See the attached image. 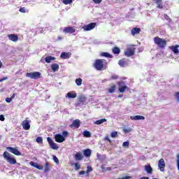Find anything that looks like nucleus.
<instances>
[{
  "label": "nucleus",
  "mask_w": 179,
  "mask_h": 179,
  "mask_svg": "<svg viewBox=\"0 0 179 179\" xmlns=\"http://www.w3.org/2000/svg\"><path fill=\"white\" fill-rule=\"evenodd\" d=\"M3 157L6 160L7 163H9L11 165L16 164V159L9 154L7 151H5L3 154Z\"/></svg>",
  "instance_id": "obj_1"
},
{
  "label": "nucleus",
  "mask_w": 179,
  "mask_h": 179,
  "mask_svg": "<svg viewBox=\"0 0 179 179\" xmlns=\"http://www.w3.org/2000/svg\"><path fill=\"white\" fill-rule=\"evenodd\" d=\"M154 43L155 44H157V47H159V48H164L167 44V42L164 38H159V36L154 38Z\"/></svg>",
  "instance_id": "obj_2"
},
{
  "label": "nucleus",
  "mask_w": 179,
  "mask_h": 179,
  "mask_svg": "<svg viewBox=\"0 0 179 179\" xmlns=\"http://www.w3.org/2000/svg\"><path fill=\"white\" fill-rule=\"evenodd\" d=\"M104 59H97L96 60L94 66L96 71H101V69H106L104 67Z\"/></svg>",
  "instance_id": "obj_3"
},
{
  "label": "nucleus",
  "mask_w": 179,
  "mask_h": 179,
  "mask_svg": "<svg viewBox=\"0 0 179 179\" xmlns=\"http://www.w3.org/2000/svg\"><path fill=\"white\" fill-rule=\"evenodd\" d=\"M26 76L27 78H30L31 79H40V76H41V73L38 71L27 73L26 74Z\"/></svg>",
  "instance_id": "obj_4"
},
{
  "label": "nucleus",
  "mask_w": 179,
  "mask_h": 179,
  "mask_svg": "<svg viewBox=\"0 0 179 179\" xmlns=\"http://www.w3.org/2000/svg\"><path fill=\"white\" fill-rule=\"evenodd\" d=\"M96 27V22H92L89 24L85 25L82 27L84 31H90V30H93Z\"/></svg>",
  "instance_id": "obj_5"
},
{
  "label": "nucleus",
  "mask_w": 179,
  "mask_h": 179,
  "mask_svg": "<svg viewBox=\"0 0 179 179\" xmlns=\"http://www.w3.org/2000/svg\"><path fill=\"white\" fill-rule=\"evenodd\" d=\"M7 150L13 155H15V156H22V152H20L17 148L7 147Z\"/></svg>",
  "instance_id": "obj_6"
},
{
  "label": "nucleus",
  "mask_w": 179,
  "mask_h": 179,
  "mask_svg": "<svg viewBox=\"0 0 179 179\" xmlns=\"http://www.w3.org/2000/svg\"><path fill=\"white\" fill-rule=\"evenodd\" d=\"M22 127L24 131H29V129H30V121L29 120V117L26 118V120L22 122Z\"/></svg>",
  "instance_id": "obj_7"
},
{
  "label": "nucleus",
  "mask_w": 179,
  "mask_h": 179,
  "mask_svg": "<svg viewBox=\"0 0 179 179\" xmlns=\"http://www.w3.org/2000/svg\"><path fill=\"white\" fill-rule=\"evenodd\" d=\"M47 141H48L51 149H53V150H57V149H58V145H57V143H54V141H52V139L51 138L48 137Z\"/></svg>",
  "instance_id": "obj_8"
},
{
  "label": "nucleus",
  "mask_w": 179,
  "mask_h": 179,
  "mask_svg": "<svg viewBox=\"0 0 179 179\" xmlns=\"http://www.w3.org/2000/svg\"><path fill=\"white\" fill-rule=\"evenodd\" d=\"M124 55L126 57H132V55H135V48H127L124 51Z\"/></svg>",
  "instance_id": "obj_9"
},
{
  "label": "nucleus",
  "mask_w": 179,
  "mask_h": 179,
  "mask_svg": "<svg viewBox=\"0 0 179 179\" xmlns=\"http://www.w3.org/2000/svg\"><path fill=\"white\" fill-rule=\"evenodd\" d=\"M158 167L160 171H164V168L166 167V162H164V159L163 158L159 160Z\"/></svg>",
  "instance_id": "obj_10"
},
{
  "label": "nucleus",
  "mask_w": 179,
  "mask_h": 179,
  "mask_svg": "<svg viewBox=\"0 0 179 179\" xmlns=\"http://www.w3.org/2000/svg\"><path fill=\"white\" fill-rule=\"evenodd\" d=\"M127 89H128V87L125 85V83L120 82L119 83V92L120 93H124Z\"/></svg>",
  "instance_id": "obj_11"
},
{
  "label": "nucleus",
  "mask_w": 179,
  "mask_h": 179,
  "mask_svg": "<svg viewBox=\"0 0 179 179\" xmlns=\"http://www.w3.org/2000/svg\"><path fill=\"white\" fill-rule=\"evenodd\" d=\"M55 139L56 141V142H57L58 143H62V142L65 141V137H64V136L58 134H56L55 136Z\"/></svg>",
  "instance_id": "obj_12"
},
{
  "label": "nucleus",
  "mask_w": 179,
  "mask_h": 179,
  "mask_svg": "<svg viewBox=\"0 0 179 179\" xmlns=\"http://www.w3.org/2000/svg\"><path fill=\"white\" fill-rule=\"evenodd\" d=\"M64 33H68L69 34H72L73 33H75V31H76V29H75L74 27H65L63 29Z\"/></svg>",
  "instance_id": "obj_13"
},
{
  "label": "nucleus",
  "mask_w": 179,
  "mask_h": 179,
  "mask_svg": "<svg viewBox=\"0 0 179 179\" xmlns=\"http://www.w3.org/2000/svg\"><path fill=\"white\" fill-rule=\"evenodd\" d=\"M7 36L8 38V40H10V41H13L14 43H16V41L19 40V37L15 34H8Z\"/></svg>",
  "instance_id": "obj_14"
},
{
  "label": "nucleus",
  "mask_w": 179,
  "mask_h": 179,
  "mask_svg": "<svg viewBox=\"0 0 179 179\" xmlns=\"http://www.w3.org/2000/svg\"><path fill=\"white\" fill-rule=\"evenodd\" d=\"M71 55H72L71 52H62L60 58H62L63 59H69Z\"/></svg>",
  "instance_id": "obj_15"
},
{
  "label": "nucleus",
  "mask_w": 179,
  "mask_h": 179,
  "mask_svg": "<svg viewBox=\"0 0 179 179\" xmlns=\"http://www.w3.org/2000/svg\"><path fill=\"white\" fill-rule=\"evenodd\" d=\"M130 120H131L132 121H139L141 120H145V116H141V115L131 116Z\"/></svg>",
  "instance_id": "obj_16"
},
{
  "label": "nucleus",
  "mask_w": 179,
  "mask_h": 179,
  "mask_svg": "<svg viewBox=\"0 0 179 179\" xmlns=\"http://www.w3.org/2000/svg\"><path fill=\"white\" fill-rule=\"evenodd\" d=\"M145 171L148 173V174H152L153 173V168L150 166V164L145 165L144 166Z\"/></svg>",
  "instance_id": "obj_17"
},
{
  "label": "nucleus",
  "mask_w": 179,
  "mask_h": 179,
  "mask_svg": "<svg viewBox=\"0 0 179 179\" xmlns=\"http://www.w3.org/2000/svg\"><path fill=\"white\" fill-rule=\"evenodd\" d=\"M169 48L171 50V51H173V54L179 53V50H178L179 45H178L170 46Z\"/></svg>",
  "instance_id": "obj_18"
},
{
  "label": "nucleus",
  "mask_w": 179,
  "mask_h": 179,
  "mask_svg": "<svg viewBox=\"0 0 179 179\" xmlns=\"http://www.w3.org/2000/svg\"><path fill=\"white\" fill-rule=\"evenodd\" d=\"M75 159L77 162H80V160H82L83 159V155H82V153L80 152H77L75 155H74Z\"/></svg>",
  "instance_id": "obj_19"
},
{
  "label": "nucleus",
  "mask_w": 179,
  "mask_h": 179,
  "mask_svg": "<svg viewBox=\"0 0 179 179\" xmlns=\"http://www.w3.org/2000/svg\"><path fill=\"white\" fill-rule=\"evenodd\" d=\"M118 64L120 65V66H121V68H125V66L128 65V62H127V61L124 59H120L118 62Z\"/></svg>",
  "instance_id": "obj_20"
},
{
  "label": "nucleus",
  "mask_w": 179,
  "mask_h": 179,
  "mask_svg": "<svg viewBox=\"0 0 179 179\" xmlns=\"http://www.w3.org/2000/svg\"><path fill=\"white\" fill-rule=\"evenodd\" d=\"M66 97H68V99H76V94L73 92H70L67 93Z\"/></svg>",
  "instance_id": "obj_21"
},
{
  "label": "nucleus",
  "mask_w": 179,
  "mask_h": 179,
  "mask_svg": "<svg viewBox=\"0 0 179 179\" xmlns=\"http://www.w3.org/2000/svg\"><path fill=\"white\" fill-rule=\"evenodd\" d=\"M72 126L75 127V128H79L80 127V120L76 119L73 122Z\"/></svg>",
  "instance_id": "obj_22"
},
{
  "label": "nucleus",
  "mask_w": 179,
  "mask_h": 179,
  "mask_svg": "<svg viewBox=\"0 0 179 179\" xmlns=\"http://www.w3.org/2000/svg\"><path fill=\"white\" fill-rule=\"evenodd\" d=\"M103 122H107L106 119H101L99 120H96L94 122L95 125H101V124H103Z\"/></svg>",
  "instance_id": "obj_23"
},
{
  "label": "nucleus",
  "mask_w": 179,
  "mask_h": 179,
  "mask_svg": "<svg viewBox=\"0 0 179 179\" xmlns=\"http://www.w3.org/2000/svg\"><path fill=\"white\" fill-rule=\"evenodd\" d=\"M83 153L85 157H90V155H92V150L90 149L84 150Z\"/></svg>",
  "instance_id": "obj_24"
},
{
  "label": "nucleus",
  "mask_w": 179,
  "mask_h": 179,
  "mask_svg": "<svg viewBox=\"0 0 179 179\" xmlns=\"http://www.w3.org/2000/svg\"><path fill=\"white\" fill-rule=\"evenodd\" d=\"M141 33V29L139 28H134L131 29V35L135 36V34H139Z\"/></svg>",
  "instance_id": "obj_25"
},
{
  "label": "nucleus",
  "mask_w": 179,
  "mask_h": 179,
  "mask_svg": "<svg viewBox=\"0 0 179 179\" xmlns=\"http://www.w3.org/2000/svg\"><path fill=\"white\" fill-rule=\"evenodd\" d=\"M51 69L52 70L53 72H57V71L59 69V66L57 64H52L51 65Z\"/></svg>",
  "instance_id": "obj_26"
},
{
  "label": "nucleus",
  "mask_w": 179,
  "mask_h": 179,
  "mask_svg": "<svg viewBox=\"0 0 179 179\" xmlns=\"http://www.w3.org/2000/svg\"><path fill=\"white\" fill-rule=\"evenodd\" d=\"M157 3V8L159 9H163V4L162 3V0H155Z\"/></svg>",
  "instance_id": "obj_27"
},
{
  "label": "nucleus",
  "mask_w": 179,
  "mask_h": 179,
  "mask_svg": "<svg viewBox=\"0 0 179 179\" xmlns=\"http://www.w3.org/2000/svg\"><path fill=\"white\" fill-rule=\"evenodd\" d=\"M55 59V57H54L52 56L46 57L45 58V62H47V64H50V62H51V61H54Z\"/></svg>",
  "instance_id": "obj_28"
},
{
  "label": "nucleus",
  "mask_w": 179,
  "mask_h": 179,
  "mask_svg": "<svg viewBox=\"0 0 179 179\" xmlns=\"http://www.w3.org/2000/svg\"><path fill=\"white\" fill-rule=\"evenodd\" d=\"M83 135L85 138H90V136H92V134L87 130L84 131Z\"/></svg>",
  "instance_id": "obj_29"
},
{
  "label": "nucleus",
  "mask_w": 179,
  "mask_h": 179,
  "mask_svg": "<svg viewBox=\"0 0 179 179\" xmlns=\"http://www.w3.org/2000/svg\"><path fill=\"white\" fill-rule=\"evenodd\" d=\"M101 57H106V58H113V56L108 52H102L101 53Z\"/></svg>",
  "instance_id": "obj_30"
},
{
  "label": "nucleus",
  "mask_w": 179,
  "mask_h": 179,
  "mask_svg": "<svg viewBox=\"0 0 179 179\" xmlns=\"http://www.w3.org/2000/svg\"><path fill=\"white\" fill-rule=\"evenodd\" d=\"M48 171H50V164L48 162H46L44 167V172L48 173Z\"/></svg>",
  "instance_id": "obj_31"
},
{
  "label": "nucleus",
  "mask_w": 179,
  "mask_h": 179,
  "mask_svg": "<svg viewBox=\"0 0 179 179\" xmlns=\"http://www.w3.org/2000/svg\"><path fill=\"white\" fill-rule=\"evenodd\" d=\"M116 79H118V76H112L111 78L108 80L105 79L103 82H107V80H116Z\"/></svg>",
  "instance_id": "obj_32"
},
{
  "label": "nucleus",
  "mask_w": 179,
  "mask_h": 179,
  "mask_svg": "<svg viewBox=\"0 0 179 179\" xmlns=\"http://www.w3.org/2000/svg\"><path fill=\"white\" fill-rule=\"evenodd\" d=\"M115 85L110 86V87L108 89V93H114V92H115Z\"/></svg>",
  "instance_id": "obj_33"
},
{
  "label": "nucleus",
  "mask_w": 179,
  "mask_h": 179,
  "mask_svg": "<svg viewBox=\"0 0 179 179\" xmlns=\"http://www.w3.org/2000/svg\"><path fill=\"white\" fill-rule=\"evenodd\" d=\"M122 130H123V132H124L125 134H129V132L132 131V129H131V128L124 127Z\"/></svg>",
  "instance_id": "obj_34"
},
{
  "label": "nucleus",
  "mask_w": 179,
  "mask_h": 179,
  "mask_svg": "<svg viewBox=\"0 0 179 179\" xmlns=\"http://www.w3.org/2000/svg\"><path fill=\"white\" fill-rule=\"evenodd\" d=\"M76 83L77 86H81L82 85V78H77L76 80Z\"/></svg>",
  "instance_id": "obj_35"
},
{
  "label": "nucleus",
  "mask_w": 179,
  "mask_h": 179,
  "mask_svg": "<svg viewBox=\"0 0 179 179\" xmlns=\"http://www.w3.org/2000/svg\"><path fill=\"white\" fill-rule=\"evenodd\" d=\"M78 100L80 103H85V101H86V98L85 96H80Z\"/></svg>",
  "instance_id": "obj_36"
},
{
  "label": "nucleus",
  "mask_w": 179,
  "mask_h": 179,
  "mask_svg": "<svg viewBox=\"0 0 179 179\" xmlns=\"http://www.w3.org/2000/svg\"><path fill=\"white\" fill-rule=\"evenodd\" d=\"M73 0H63V3H64V5H69L71 3H72Z\"/></svg>",
  "instance_id": "obj_37"
},
{
  "label": "nucleus",
  "mask_w": 179,
  "mask_h": 179,
  "mask_svg": "<svg viewBox=\"0 0 179 179\" xmlns=\"http://www.w3.org/2000/svg\"><path fill=\"white\" fill-rule=\"evenodd\" d=\"M120 48H114L113 49V54H120Z\"/></svg>",
  "instance_id": "obj_38"
},
{
  "label": "nucleus",
  "mask_w": 179,
  "mask_h": 179,
  "mask_svg": "<svg viewBox=\"0 0 179 179\" xmlns=\"http://www.w3.org/2000/svg\"><path fill=\"white\" fill-rule=\"evenodd\" d=\"M74 167L76 171L80 170V165L79 164V163H75Z\"/></svg>",
  "instance_id": "obj_39"
},
{
  "label": "nucleus",
  "mask_w": 179,
  "mask_h": 179,
  "mask_svg": "<svg viewBox=\"0 0 179 179\" xmlns=\"http://www.w3.org/2000/svg\"><path fill=\"white\" fill-rule=\"evenodd\" d=\"M111 138H117L118 136V133L117 131H113L110 134Z\"/></svg>",
  "instance_id": "obj_40"
},
{
  "label": "nucleus",
  "mask_w": 179,
  "mask_h": 179,
  "mask_svg": "<svg viewBox=\"0 0 179 179\" xmlns=\"http://www.w3.org/2000/svg\"><path fill=\"white\" fill-rule=\"evenodd\" d=\"M36 142H37V143H43V137H37Z\"/></svg>",
  "instance_id": "obj_41"
},
{
  "label": "nucleus",
  "mask_w": 179,
  "mask_h": 179,
  "mask_svg": "<svg viewBox=\"0 0 179 179\" xmlns=\"http://www.w3.org/2000/svg\"><path fill=\"white\" fill-rule=\"evenodd\" d=\"M123 148H128L129 146V142L125 141L122 143Z\"/></svg>",
  "instance_id": "obj_42"
},
{
  "label": "nucleus",
  "mask_w": 179,
  "mask_h": 179,
  "mask_svg": "<svg viewBox=\"0 0 179 179\" xmlns=\"http://www.w3.org/2000/svg\"><path fill=\"white\" fill-rule=\"evenodd\" d=\"M53 160H54L55 163H57V164L59 163V160L58 159V158L55 155H53Z\"/></svg>",
  "instance_id": "obj_43"
},
{
  "label": "nucleus",
  "mask_w": 179,
  "mask_h": 179,
  "mask_svg": "<svg viewBox=\"0 0 179 179\" xmlns=\"http://www.w3.org/2000/svg\"><path fill=\"white\" fill-rule=\"evenodd\" d=\"M92 171H93V169L91 168V166H87V173L89 174Z\"/></svg>",
  "instance_id": "obj_44"
},
{
  "label": "nucleus",
  "mask_w": 179,
  "mask_h": 179,
  "mask_svg": "<svg viewBox=\"0 0 179 179\" xmlns=\"http://www.w3.org/2000/svg\"><path fill=\"white\" fill-rule=\"evenodd\" d=\"M164 19H166V20H168L169 22H171V20L170 19V17H169V15H164Z\"/></svg>",
  "instance_id": "obj_45"
},
{
  "label": "nucleus",
  "mask_w": 179,
  "mask_h": 179,
  "mask_svg": "<svg viewBox=\"0 0 179 179\" xmlns=\"http://www.w3.org/2000/svg\"><path fill=\"white\" fill-rule=\"evenodd\" d=\"M20 12L22 13H26V8L24 7L20 8Z\"/></svg>",
  "instance_id": "obj_46"
},
{
  "label": "nucleus",
  "mask_w": 179,
  "mask_h": 179,
  "mask_svg": "<svg viewBox=\"0 0 179 179\" xmlns=\"http://www.w3.org/2000/svg\"><path fill=\"white\" fill-rule=\"evenodd\" d=\"M34 167H36V169H38V170H43V166H40L39 165H34Z\"/></svg>",
  "instance_id": "obj_47"
},
{
  "label": "nucleus",
  "mask_w": 179,
  "mask_h": 179,
  "mask_svg": "<svg viewBox=\"0 0 179 179\" xmlns=\"http://www.w3.org/2000/svg\"><path fill=\"white\" fill-rule=\"evenodd\" d=\"M6 103H12V98H6Z\"/></svg>",
  "instance_id": "obj_48"
},
{
  "label": "nucleus",
  "mask_w": 179,
  "mask_h": 179,
  "mask_svg": "<svg viewBox=\"0 0 179 179\" xmlns=\"http://www.w3.org/2000/svg\"><path fill=\"white\" fill-rule=\"evenodd\" d=\"M0 121H5V117L3 115H0Z\"/></svg>",
  "instance_id": "obj_49"
},
{
  "label": "nucleus",
  "mask_w": 179,
  "mask_h": 179,
  "mask_svg": "<svg viewBox=\"0 0 179 179\" xmlns=\"http://www.w3.org/2000/svg\"><path fill=\"white\" fill-rule=\"evenodd\" d=\"M96 157H97L98 160H101V155H100L99 153L96 154Z\"/></svg>",
  "instance_id": "obj_50"
},
{
  "label": "nucleus",
  "mask_w": 179,
  "mask_h": 179,
  "mask_svg": "<svg viewBox=\"0 0 179 179\" xmlns=\"http://www.w3.org/2000/svg\"><path fill=\"white\" fill-rule=\"evenodd\" d=\"M94 3H101L102 0H93Z\"/></svg>",
  "instance_id": "obj_51"
},
{
  "label": "nucleus",
  "mask_w": 179,
  "mask_h": 179,
  "mask_svg": "<svg viewBox=\"0 0 179 179\" xmlns=\"http://www.w3.org/2000/svg\"><path fill=\"white\" fill-rule=\"evenodd\" d=\"M8 80V77H4L1 79H0V82H3V80Z\"/></svg>",
  "instance_id": "obj_52"
},
{
  "label": "nucleus",
  "mask_w": 179,
  "mask_h": 179,
  "mask_svg": "<svg viewBox=\"0 0 179 179\" xmlns=\"http://www.w3.org/2000/svg\"><path fill=\"white\" fill-rule=\"evenodd\" d=\"M176 97L177 100L179 101V92L176 93Z\"/></svg>",
  "instance_id": "obj_53"
},
{
  "label": "nucleus",
  "mask_w": 179,
  "mask_h": 179,
  "mask_svg": "<svg viewBox=\"0 0 179 179\" xmlns=\"http://www.w3.org/2000/svg\"><path fill=\"white\" fill-rule=\"evenodd\" d=\"M80 176H83V174H86V172L85 171H80L79 173Z\"/></svg>",
  "instance_id": "obj_54"
},
{
  "label": "nucleus",
  "mask_w": 179,
  "mask_h": 179,
  "mask_svg": "<svg viewBox=\"0 0 179 179\" xmlns=\"http://www.w3.org/2000/svg\"><path fill=\"white\" fill-rule=\"evenodd\" d=\"M62 135L63 136H68L67 131H63Z\"/></svg>",
  "instance_id": "obj_55"
},
{
  "label": "nucleus",
  "mask_w": 179,
  "mask_h": 179,
  "mask_svg": "<svg viewBox=\"0 0 179 179\" xmlns=\"http://www.w3.org/2000/svg\"><path fill=\"white\" fill-rule=\"evenodd\" d=\"M131 177L129 176H126V177H124V178H119V179H130Z\"/></svg>",
  "instance_id": "obj_56"
},
{
  "label": "nucleus",
  "mask_w": 179,
  "mask_h": 179,
  "mask_svg": "<svg viewBox=\"0 0 179 179\" xmlns=\"http://www.w3.org/2000/svg\"><path fill=\"white\" fill-rule=\"evenodd\" d=\"M106 140L108 141V142H111V140L110 139V138L108 136L106 137Z\"/></svg>",
  "instance_id": "obj_57"
},
{
  "label": "nucleus",
  "mask_w": 179,
  "mask_h": 179,
  "mask_svg": "<svg viewBox=\"0 0 179 179\" xmlns=\"http://www.w3.org/2000/svg\"><path fill=\"white\" fill-rule=\"evenodd\" d=\"M15 96H16V94H13L12 95V96H11V99H15Z\"/></svg>",
  "instance_id": "obj_58"
},
{
  "label": "nucleus",
  "mask_w": 179,
  "mask_h": 179,
  "mask_svg": "<svg viewBox=\"0 0 179 179\" xmlns=\"http://www.w3.org/2000/svg\"><path fill=\"white\" fill-rule=\"evenodd\" d=\"M2 68V62L0 60V69Z\"/></svg>",
  "instance_id": "obj_59"
},
{
  "label": "nucleus",
  "mask_w": 179,
  "mask_h": 179,
  "mask_svg": "<svg viewBox=\"0 0 179 179\" xmlns=\"http://www.w3.org/2000/svg\"><path fill=\"white\" fill-rule=\"evenodd\" d=\"M141 179H149V178H148V177H143V178H141Z\"/></svg>",
  "instance_id": "obj_60"
},
{
  "label": "nucleus",
  "mask_w": 179,
  "mask_h": 179,
  "mask_svg": "<svg viewBox=\"0 0 179 179\" xmlns=\"http://www.w3.org/2000/svg\"><path fill=\"white\" fill-rule=\"evenodd\" d=\"M107 170H108L110 171L111 170V167H108Z\"/></svg>",
  "instance_id": "obj_61"
},
{
  "label": "nucleus",
  "mask_w": 179,
  "mask_h": 179,
  "mask_svg": "<svg viewBox=\"0 0 179 179\" xmlns=\"http://www.w3.org/2000/svg\"><path fill=\"white\" fill-rule=\"evenodd\" d=\"M118 97L121 98V97H122V95H119Z\"/></svg>",
  "instance_id": "obj_62"
},
{
  "label": "nucleus",
  "mask_w": 179,
  "mask_h": 179,
  "mask_svg": "<svg viewBox=\"0 0 179 179\" xmlns=\"http://www.w3.org/2000/svg\"><path fill=\"white\" fill-rule=\"evenodd\" d=\"M41 62H43V59H41Z\"/></svg>",
  "instance_id": "obj_63"
},
{
  "label": "nucleus",
  "mask_w": 179,
  "mask_h": 179,
  "mask_svg": "<svg viewBox=\"0 0 179 179\" xmlns=\"http://www.w3.org/2000/svg\"><path fill=\"white\" fill-rule=\"evenodd\" d=\"M178 179H179V178H178Z\"/></svg>",
  "instance_id": "obj_64"
}]
</instances>
